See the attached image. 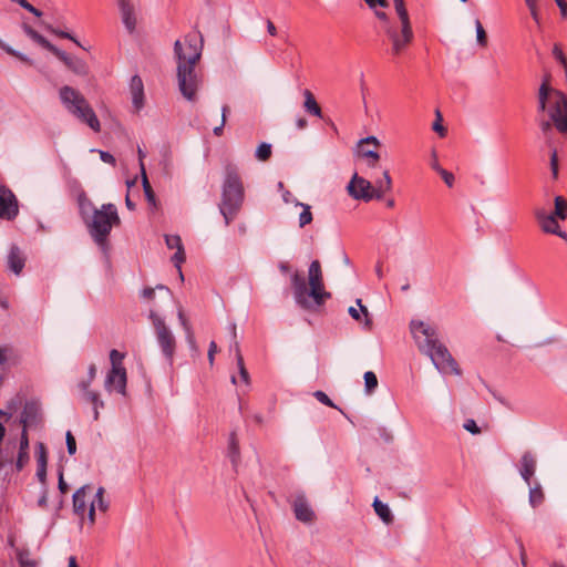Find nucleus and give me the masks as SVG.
<instances>
[{
  "instance_id": "obj_6",
  "label": "nucleus",
  "mask_w": 567,
  "mask_h": 567,
  "mask_svg": "<svg viewBox=\"0 0 567 567\" xmlns=\"http://www.w3.org/2000/svg\"><path fill=\"white\" fill-rule=\"evenodd\" d=\"M89 234L94 243L103 250L109 248V236L113 226L121 224L116 206L107 203L103 204L101 208H94L93 215L90 220H85Z\"/></svg>"
},
{
  "instance_id": "obj_5",
  "label": "nucleus",
  "mask_w": 567,
  "mask_h": 567,
  "mask_svg": "<svg viewBox=\"0 0 567 567\" xmlns=\"http://www.w3.org/2000/svg\"><path fill=\"white\" fill-rule=\"evenodd\" d=\"M245 200V187L238 168L228 164L221 186V198L218 204L225 225L228 226L239 214Z\"/></svg>"
},
{
  "instance_id": "obj_63",
  "label": "nucleus",
  "mask_w": 567,
  "mask_h": 567,
  "mask_svg": "<svg viewBox=\"0 0 567 567\" xmlns=\"http://www.w3.org/2000/svg\"><path fill=\"white\" fill-rule=\"evenodd\" d=\"M282 200L286 204L293 203L296 205L297 199L292 196V194L289 190H284L282 192Z\"/></svg>"
},
{
  "instance_id": "obj_49",
  "label": "nucleus",
  "mask_w": 567,
  "mask_h": 567,
  "mask_svg": "<svg viewBox=\"0 0 567 567\" xmlns=\"http://www.w3.org/2000/svg\"><path fill=\"white\" fill-rule=\"evenodd\" d=\"M65 441H66L68 453L70 455L75 454V452H76V441H75V437L73 436V434L70 431L66 432Z\"/></svg>"
},
{
  "instance_id": "obj_11",
  "label": "nucleus",
  "mask_w": 567,
  "mask_h": 567,
  "mask_svg": "<svg viewBox=\"0 0 567 567\" xmlns=\"http://www.w3.org/2000/svg\"><path fill=\"white\" fill-rule=\"evenodd\" d=\"M349 195L358 200H372L373 185L368 179L359 176L357 173L352 176L347 186Z\"/></svg>"
},
{
  "instance_id": "obj_51",
  "label": "nucleus",
  "mask_w": 567,
  "mask_h": 567,
  "mask_svg": "<svg viewBox=\"0 0 567 567\" xmlns=\"http://www.w3.org/2000/svg\"><path fill=\"white\" fill-rule=\"evenodd\" d=\"M439 174H440V176L442 177V179L444 181V183L449 187L453 186L455 178H454V175L451 172H449V171H446L444 168H440Z\"/></svg>"
},
{
  "instance_id": "obj_8",
  "label": "nucleus",
  "mask_w": 567,
  "mask_h": 567,
  "mask_svg": "<svg viewBox=\"0 0 567 567\" xmlns=\"http://www.w3.org/2000/svg\"><path fill=\"white\" fill-rule=\"evenodd\" d=\"M22 29L24 33L33 40L35 43L41 45L43 49L50 51L52 54H54L60 61H62L65 66L74 72L78 75H85L87 74L89 68L84 60L68 54L66 52L60 50L55 45H53L51 42H49L42 34H40L38 31H35L32 27L24 23L22 25Z\"/></svg>"
},
{
  "instance_id": "obj_62",
  "label": "nucleus",
  "mask_w": 567,
  "mask_h": 567,
  "mask_svg": "<svg viewBox=\"0 0 567 567\" xmlns=\"http://www.w3.org/2000/svg\"><path fill=\"white\" fill-rule=\"evenodd\" d=\"M38 506L41 508H45L48 506V492L43 489L42 495L38 499Z\"/></svg>"
},
{
  "instance_id": "obj_27",
  "label": "nucleus",
  "mask_w": 567,
  "mask_h": 567,
  "mask_svg": "<svg viewBox=\"0 0 567 567\" xmlns=\"http://www.w3.org/2000/svg\"><path fill=\"white\" fill-rule=\"evenodd\" d=\"M85 403L92 405L93 409V420L97 421L100 419V409H104L105 403L101 399V395L97 391L87 392L86 396L82 399Z\"/></svg>"
},
{
  "instance_id": "obj_25",
  "label": "nucleus",
  "mask_w": 567,
  "mask_h": 567,
  "mask_svg": "<svg viewBox=\"0 0 567 567\" xmlns=\"http://www.w3.org/2000/svg\"><path fill=\"white\" fill-rule=\"evenodd\" d=\"M231 329H233V338H234V351H235V357H236L240 379L246 384H248L249 383V373H248L247 369L245 368L244 358L240 352L239 343L236 341V326L233 324Z\"/></svg>"
},
{
  "instance_id": "obj_52",
  "label": "nucleus",
  "mask_w": 567,
  "mask_h": 567,
  "mask_svg": "<svg viewBox=\"0 0 567 567\" xmlns=\"http://www.w3.org/2000/svg\"><path fill=\"white\" fill-rule=\"evenodd\" d=\"M553 55L561 65L567 64V58L558 44L554 45Z\"/></svg>"
},
{
  "instance_id": "obj_48",
  "label": "nucleus",
  "mask_w": 567,
  "mask_h": 567,
  "mask_svg": "<svg viewBox=\"0 0 567 567\" xmlns=\"http://www.w3.org/2000/svg\"><path fill=\"white\" fill-rule=\"evenodd\" d=\"M315 398L322 404L337 409V405L331 401V399L323 391H316L313 393Z\"/></svg>"
},
{
  "instance_id": "obj_44",
  "label": "nucleus",
  "mask_w": 567,
  "mask_h": 567,
  "mask_svg": "<svg viewBox=\"0 0 567 567\" xmlns=\"http://www.w3.org/2000/svg\"><path fill=\"white\" fill-rule=\"evenodd\" d=\"M124 353L117 351L116 349L111 350L110 360L112 368L111 369H125L123 367Z\"/></svg>"
},
{
  "instance_id": "obj_60",
  "label": "nucleus",
  "mask_w": 567,
  "mask_h": 567,
  "mask_svg": "<svg viewBox=\"0 0 567 567\" xmlns=\"http://www.w3.org/2000/svg\"><path fill=\"white\" fill-rule=\"evenodd\" d=\"M59 489L62 494H65L69 489V486L68 484L65 483L64 478H63V472L60 471L59 473Z\"/></svg>"
},
{
  "instance_id": "obj_23",
  "label": "nucleus",
  "mask_w": 567,
  "mask_h": 567,
  "mask_svg": "<svg viewBox=\"0 0 567 567\" xmlns=\"http://www.w3.org/2000/svg\"><path fill=\"white\" fill-rule=\"evenodd\" d=\"M536 471V458L530 452H525L520 458V475L530 485V480Z\"/></svg>"
},
{
  "instance_id": "obj_36",
  "label": "nucleus",
  "mask_w": 567,
  "mask_h": 567,
  "mask_svg": "<svg viewBox=\"0 0 567 567\" xmlns=\"http://www.w3.org/2000/svg\"><path fill=\"white\" fill-rule=\"evenodd\" d=\"M9 361H13L14 363L18 361L14 349L10 346H0V367Z\"/></svg>"
},
{
  "instance_id": "obj_28",
  "label": "nucleus",
  "mask_w": 567,
  "mask_h": 567,
  "mask_svg": "<svg viewBox=\"0 0 567 567\" xmlns=\"http://www.w3.org/2000/svg\"><path fill=\"white\" fill-rule=\"evenodd\" d=\"M537 28H542L540 10L547 0H524Z\"/></svg>"
},
{
  "instance_id": "obj_3",
  "label": "nucleus",
  "mask_w": 567,
  "mask_h": 567,
  "mask_svg": "<svg viewBox=\"0 0 567 567\" xmlns=\"http://www.w3.org/2000/svg\"><path fill=\"white\" fill-rule=\"evenodd\" d=\"M546 111H548L549 120L544 117L538 120L542 132L547 135L551 132V125L554 124L560 133H566L567 97L563 92L549 85L548 76L545 78L538 90V113L544 114Z\"/></svg>"
},
{
  "instance_id": "obj_43",
  "label": "nucleus",
  "mask_w": 567,
  "mask_h": 567,
  "mask_svg": "<svg viewBox=\"0 0 567 567\" xmlns=\"http://www.w3.org/2000/svg\"><path fill=\"white\" fill-rule=\"evenodd\" d=\"M359 148L361 156L369 159V166L375 167L378 161L380 159L379 153L373 150H365L363 146H359Z\"/></svg>"
},
{
  "instance_id": "obj_22",
  "label": "nucleus",
  "mask_w": 567,
  "mask_h": 567,
  "mask_svg": "<svg viewBox=\"0 0 567 567\" xmlns=\"http://www.w3.org/2000/svg\"><path fill=\"white\" fill-rule=\"evenodd\" d=\"M91 489V485H84L73 494V509L74 513L81 517H83L87 511L86 498Z\"/></svg>"
},
{
  "instance_id": "obj_47",
  "label": "nucleus",
  "mask_w": 567,
  "mask_h": 567,
  "mask_svg": "<svg viewBox=\"0 0 567 567\" xmlns=\"http://www.w3.org/2000/svg\"><path fill=\"white\" fill-rule=\"evenodd\" d=\"M178 319L181 321V324L183 326V328L185 329L186 333H187V339L190 343H194V336H193V332H192V328L183 312V310H179L178 311Z\"/></svg>"
},
{
  "instance_id": "obj_57",
  "label": "nucleus",
  "mask_w": 567,
  "mask_h": 567,
  "mask_svg": "<svg viewBox=\"0 0 567 567\" xmlns=\"http://www.w3.org/2000/svg\"><path fill=\"white\" fill-rule=\"evenodd\" d=\"M99 154L102 162L111 164L113 166L115 165V157L111 153L105 151H99Z\"/></svg>"
},
{
  "instance_id": "obj_35",
  "label": "nucleus",
  "mask_w": 567,
  "mask_h": 567,
  "mask_svg": "<svg viewBox=\"0 0 567 567\" xmlns=\"http://www.w3.org/2000/svg\"><path fill=\"white\" fill-rule=\"evenodd\" d=\"M554 203L555 209L553 215L557 216L561 220H565L567 218V199L563 196H556Z\"/></svg>"
},
{
  "instance_id": "obj_15",
  "label": "nucleus",
  "mask_w": 567,
  "mask_h": 567,
  "mask_svg": "<svg viewBox=\"0 0 567 567\" xmlns=\"http://www.w3.org/2000/svg\"><path fill=\"white\" fill-rule=\"evenodd\" d=\"M20 422L24 427L38 426L41 423V408L39 403L34 401L27 402Z\"/></svg>"
},
{
  "instance_id": "obj_29",
  "label": "nucleus",
  "mask_w": 567,
  "mask_h": 567,
  "mask_svg": "<svg viewBox=\"0 0 567 567\" xmlns=\"http://www.w3.org/2000/svg\"><path fill=\"white\" fill-rule=\"evenodd\" d=\"M16 445L7 443L6 446L0 445V472L4 471L7 466H11L13 464V453Z\"/></svg>"
},
{
  "instance_id": "obj_21",
  "label": "nucleus",
  "mask_w": 567,
  "mask_h": 567,
  "mask_svg": "<svg viewBox=\"0 0 567 567\" xmlns=\"http://www.w3.org/2000/svg\"><path fill=\"white\" fill-rule=\"evenodd\" d=\"M120 11L122 14V21L130 33L135 30L136 18L134 13V6L130 0H117Z\"/></svg>"
},
{
  "instance_id": "obj_12",
  "label": "nucleus",
  "mask_w": 567,
  "mask_h": 567,
  "mask_svg": "<svg viewBox=\"0 0 567 567\" xmlns=\"http://www.w3.org/2000/svg\"><path fill=\"white\" fill-rule=\"evenodd\" d=\"M19 214L16 195L7 187L0 186V219L13 220Z\"/></svg>"
},
{
  "instance_id": "obj_41",
  "label": "nucleus",
  "mask_w": 567,
  "mask_h": 567,
  "mask_svg": "<svg viewBox=\"0 0 567 567\" xmlns=\"http://www.w3.org/2000/svg\"><path fill=\"white\" fill-rule=\"evenodd\" d=\"M271 145L268 143H261L256 150V158L266 162L271 156Z\"/></svg>"
},
{
  "instance_id": "obj_59",
  "label": "nucleus",
  "mask_w": 567,
  "mask_h": 567,
  "mask_svg": "<svg viewBox=\"0 0 567 567\" xmlns=\"http://www.w3.org/2000/svg\"><path fill=\"white\" fill-rule=\"evenodd\" d=\"M365 144H374L375 146H380V142L375 136H368L359 142V146H363Z\"/></svg>"
},
{
  "instance_id": "obj_9",
  "label": "nucleus",
  "mask_w": 567,
  "mask_h": 567,
  "mask_svg": "<svg viewBox=\"0 0 567 567\" xmlns=\"http://www.w3.org/2000/svg\"><path fill=\"white\" fill-rule=\"evenodd\" d=\"M393 2L398 17L401 21V33H399L396 29L390 27L386 29V34L392 42V53L394 55H399L412 41L413 31L404 0H393Z\"/></svg>"
},
{
  "instance_id": "obj_4",
  "label": "nucleus",
  "mask_w": 567,
  "mask_h": 567,
  "mask_svg": "<svg viewBox=\"0 0 567 567\" xmlns=\"http://www.w3.org/2000/svg\"><path fill=\"white\" fill-rule=\"evenodd\" d=\"M308 280L309 290L301 272L295 271L291 275V287L298 306L303 309H310L311 302L309 301V297L313 299L317 306L323 305L327 299L331 298V293L324 290L321 264L319 260H312L309 265Z\"/></svg>"
},
{
  "instance_id": "obj_19",
  "label": "nucleus",
  "mask_w": 567,
  "mask_h": 567,
  "mask_svg": "<svg viewBox=\"0 0 567 567\" xmlns=\"http://www.w3.org/2000/svg\"><path fill=\"white\" fill-rule=\"evenodd\" d=\"M535 217L544 233L553 235L558 233L560 226L557 221V219H559L557 216L547 214L544 209H537L535 212Z\"/></svg>"
},
{
  "instance_id": "obj_34",
  "label": "nucleus",
  "mask_w": 567,
  "mask_h": 567,
  "mask_svg": "<svg viewBox=\"0 0 567 567\" xmlns=\"http://www.w3.org/2000/svg\"><path fill=\"white\" fill-rule=\"evenodd\" d=\"M296 206L302 208V212L299 215V227L303 228L305 226L309 225L313 219L311 207L310 205L301 203L299 200H296Z\"/></svg>"
},
{
  "instance_id": "obj_58",
  "label": "nucleus",
  "mask_w": 567,
  "mask_h": 567,
  "mask_svg": "<svg viewBox=\"0 0 567 567\" xmlns=\"http://www.w3.org/2000/svg\"><path fill=\"white\" fill-rule=\"evenodd\" d=\"M217 352V344L215 341H212L209 343V349H208V360H209V363L213 364L214 363V359H215V353Z\"/></svg>"
},
{
  "instance_id": "obj_37",
  "label": "nucleus",
  "mask_w": 567,
  "mask_h": 567,
  "mask_svg": "<svg viewBox=\"0 0 567 567\" xmlns=\"http://www.w3.org/2000/svg\"><path fill=\"white\" fill-rule=\"evenodd\" d=\"M544 502V493L542 486L536 484V486L530 487L529 489V503L533 507H537Z\"/></svg>"
},
{
  "instance_id": "obj_50",
  "label": "nucleus",
  "mask_w": 567,
  "mask_h": 567,
  "mask_svg": "<svg viewBox=\"0 0 567 567\" xmlns=\"http://www.w3.org/2000/svg\"><path fill=\"white\" fill-rule=\"evenodd\" d=\"M442 116L439 111H436V121L433 123L432 128L434 132L439 133L440 136H445L446 128L442 125Z\"/></svg>"
},
{
  "instance_id": "obj_61",
  "label": "nucleus",
  "mask_w": 567,
  "mask_h": 567,
  "mask_svg": "<svg viewBox=\"0 0 567 567\" xmlns=\"http://www.w3.org/2000/svg\"><path fill=\"white\" fill-rule=\"evenodd\" d=\"M37 477L38 480L44 484L47 480V467H39L37 468Z\"/></svg>"
},
{
  "instance_id": "obj_24",
  "label": "nucleus",
  "mask_w": 567,
  "mask_h": 567,
  "mask_svg": "<svg viewBox=\"0 0 567 567\" xmlns=\"http://www.w3.org/2000/svg\"><path fill=\"white\" fill-rule=\"evenodd\" d=\"M392 188V179L389 171L383 172V178L375 182L373 186L372 199H381L385 193Z\"/></svg>"
},
{
  "instance_id": "obj_33",
  "label": "nucleus",
  "mask_w": 567,
  "mask_h": 567,
  "mask_svg": "<svg viewBox=\"0 0 567 567\" xmlns=\"http://www.w3.org/2000/svg\"><path fill=\"white\" fill-rule=\"evenodd\" d=\"M141 175H142L143 190H144L146 200L148 202L150 205L155 207L156 206V196H155V193L148 182L146 171H145V165H142V174Z\"/></svg>"
},
{
  "instance_id": "obj_18",
  "label": "nucleus",
  "mask_w": 567,
  "mask_h": 567,
  "mask_svg": "<svg viewBox=\"0 0 567 567\" xmlns=\"http://www.w3.org/2000/svg\"><path fill=\"white\" fill-rule=\"evenodd\" d=\"M24 265L25 257L23 252L18 246L12 245L7 256L8 269L12 271L14 275H20L24 268Z\"/></svg>"
},
{
  "instance_id": "obj_45",
  "label": "nucleus",
  "mask_w": 567,
  "mask_h": 567,
  "mask_svg": "<svg viewBox=\"0 0 567 567\" xmlns=\"http://www.w3.org/2000/svg\"><path fill=\"white\" fill-rule=\"evenodd\" d=\"M29 458H30L29 450H19L18 451V456H17V460H16V463H14L16 471L17 472L22 471L23 467L28 464Z\"/></svg>"
},
{
  "instance_id": "obj_64",
  "label": "nucleus",
  "mask_w": 567,
  "mask_h": 567,
  "mask_svg": "<svg viewBox=\"0 0 567 567\" xmlns=\"http://www.w3.org/2000/svg\"><path fill=\"white\" fill-rule=\"evenodd\" d=\"M154 295H155V290L151 287L144 288L142 291V296L145 299H153Z\"/></svg>"
},
{
  "instance_id": "obj_53",
  "label": "nucleus",
  "mask_w": 567,
  "mask_h": 567,
  "mask_svg": "<svg viewBox=\"0 0 567 567\" xmlns=\"http://www.w3.org/2000/svg\"><path fill=\"white\" fill-rule=\"evenodd\" d=\"M463 427L472 434L481 433V429L477 426L476 422L472 419L466 420Z\"/></svg>"
},
{
  "instance_id": "obj_31",
  "label": "nucleus",
  "mask_w": 567,
  "mask_h": 567,
  "mask_svg": "<svg viewBox=\"0 0 567 567\" xmlns=\"http://www.w3.org/2000/svg\"><path fill=\"white\" fill-rule=\"evenodd\" d=\"M303 96H305V103H303L305 110L315 116L321 117V115H322L321 107L317 103L313 94L309 90H305Z\"/></svg>"
},
{
  "instance_id": "obj_20",
  "label": "nucleus",
  "mask_w": 567,
  "mask_h": 567,
  "mask_svg": "<svg viewBox=\"0 0 567 567\" xmlns=\"http://www.w3.org/2000/svg\"><path fill=\"white\" fill-rule=\"evenodd\" d=\"M132 103L136 112L144 106V84L140 75H133L130 82Z\"/></svg>"
},
{
  "instance_id": "obj_14",
  "label": "nucleus",
  "mask_w": 567,
  "mask_h": 567,
  "mask_svg": "<svg viewBox=\"0 0 567 567\" xmlns=\"http://www.w3.org/2000/svg\"><path fill=\"white\" fill-rule=\"evenodd\" d=\"M126 370L125 369H111L105 379V389L111 392L115 390L117 393L126 394Z\"/></svg>"
},
{
  "instance_id": "obj_55",
  "label": "nucleus",
  "mask_w": 567,
  "mask_h": 567,
  "mask_svg": "<svg viewBox=\"0 0 567 567\" xmlns=\"http://www.w3.org/2000/svg\"><path fill=\"white\" fill-rule=\"evenodd\" d=\"M550 169H551L554 178H557V176H558V157H557L556 150H554L550 155Z\"/></svg>"
},
{
  "instance_id": "obj_32",
  "label": "nucleus",
  "mask_w": 567,
  "mask_h": 567,
  "mask_svg": "<svg viewBox=\"0 0 567 567\" xmlns=\"http://www.w3.org/2000/svg\"><path fill=\"white\" fill-rule=\"evenodd\" d=\"M357 305L360 307V311L358 309H355L354 307H350L348 312L349 315L351 316V318H353L355 321H361V313L364 315V324L367 327H370L372 324V321L369 317V312H368V309L365 306L362 305V300L361 299H357Z\"/></svg>"
},
{
  "instance_id": "obj_42",
  "label": "nucleus",
  "mask_w": 567,
  "mask_h": 567,
  "mask_svg": "<svg viewBox=\"0 0 567 567\" xmlns=\"http://www.w3.org/2000/svg\"><path fill=\"white\" fill-rule=\"evenodd\" d=\"M43 25H44V28H45L49 32L53 33L54 35L60 37V38H62V39H69V40H71V41H73L76 45H79V47L83 48V47H82V44H81V43H80V42H79V41H78V40H76V39H75L71 33H69V32H66V31H63V30H60V29H55V28H53V27H52V25H50V24H44V23H43Z\"/></svg>"
},
{
  "instance_id": "obj_1",
  "label": "nucleus",
  "mask_w": 567,
  "mask_h": 567,
  "mask_svg": "<svg viewBox=\"0 0 567 567\" xmlns=\"http://www.w3.org/2000/svg\"><path fill=\"white\" fill-rule=\"evenodd\" d=\"M177 62V82L182 95L190 102L197 100V91L203 84L202 73L196 69L202 56V44L193 37H185L184 42L177 40L174 44Z\"/></svg>"
},
{
  "instance_id": "obj_30",
  "label": "nucleus",
  "mask_w": 567,
  "mask_h": 567,
  "mask_svg": "<svg viewBox=\"0 0 567 567\" xmlns=\"http://www.w3.org/2000/svg\"><path fill=\"white\" fill-rule=\"evenodd\" d=\"M373 508L377 515L385 523L391 524L393 522V515L389 508V506L381 502L378 497L373 501Z\"/></svg>"
},
{
  "instance_id": "obj_54",
  "label": "nucleus",
  "mask_w": 567,
  "mask_h": 567,
  "mask_svg": "<svg viewBox=\"0 0 567 567\" xmlns=\"http://www.w3.org/2000/svg\"><path fill=\"white\" fill-rule=\"evenodd\" d=\"M19 450H29L28 427L22 426Z\"/></svg>"
},
{
  "instance_id": "obj_7",
  "label": "nucleus",
  "mask_w": 567,
  "mask_h": 567,
  "mask_svg": "<svg viewBox=\"0 0 567 567\" xmlns=\"http://www.w3.org/2000/svg\"><path fill=\"white\" fill-rule=\"evenodd\" d=\"M60 99L72 115L85 123L94 132L101 131V124L95 112L78 90L64 85L60 89Z\"/></svg>"
},
{
  "instance_id": "obj_39",
  "label": "nucleus",
  "mask_w": 567,
  "mask_h": 567,
  "mask_svg": "<svg viewBox=\"0 0 567 567\" xmlns=\"http://www.w3.org/2000/svg\"><path fill=\"white\" fill-rule=\"evenodd\" d=\"M365 392L371 394L378 386V378L374 372L367 371L363 375Z\"/></svg>"
},
{
  "instance_id": "obj_2",
  "label": "nucleus",
  "mask_w": 567,
  "mask_h": 567,
  "mask_svg": "<svg viewBox=\"0 0 567 567\" xmlns=\"http://www.w3.org/2000/svg\"><path fill=\"white\" fill-rule=\"evenodd\" d=\"M411 332L419 349L430 357L435 368L443 374L461 375L462 370L449 349L439 339L436 328L424 321L413 320Z\"/></svg>"
},
{
  "instance_id": "obj_17",
  "label": "nucleus",
  "mask_w": 567,
  "mask_h": 567,
  "mask_svg": "<svg viewBox=\"0 0 567 567\" xmlns=\"http://www.w3.org/2000/svg\"><path fill=\"white\" fill-rule=\"evenodd\" d=\"M293 513L298 520L310 524L315 520L316 514L303 496H298L293 502Z\"/></svg>"
},
{
  "instance_id": "obj_13",
  "label": "nucleus",
  "mask_w": 567,
  "mask_h": 567,
  "mask_svg": "<svg viewBox=\"0 0 567 567\" xmlns=\"http://www.w3.org/2000/svg\"><path fill=\"white\" fill-rule=\"evenodd\" d=\"M166 246L169 249H176V252L172 256V262L177 268L181 280H184V276L182 272V264L185 261V250L182 244V239L178 235H166L165 236Z\"/></svg>"
},
{
  "instance_id": "obj_46",
  "label": "nucleus",
  "mask_w": 567,
  "mask_h": 567,
  "mask_svg": "<svg viewBox=\"0 0 567 567\" xmlns=\"http://www.w3.org/2000/svg\"><path fill=\"white\" fill-rule=\"evenodd\" d=\"M475 29H476L477 43L483 48L486 47L487 45V35H486V32L478 19L475 20Z\"/></svg>"
},
{
  "instance_id": "obj_40",
  "label": "nucleus",
  "mask_w": 567,
  "mask_h": 567,
  "mask_svg": "<svg viewBox=\"0 0 567 567\" xmlns=\"http://www.w3.org/2000/svg\"><path fill=\"white\" fill-rule=\"evenodd\" d=\"M17 558L21 567H35V561L30 557V553L25 549L17 551Z\"/></svg>"
},
{
  "instance_id": "obj_16",
  "label": "nucleus",
  "mask_w": 567,
  "mask_h": 567,
  "mask_svg": "<svg viewBox=\"0 0 567 567\" xmlns=\"http://www.w3.org/2000/svg\"><path fill=\"white\" fill-rule=\"evenodd\" d=\"M110 507V502L105 498V488L100 486L94 495V498L90 503L87 511V518L90 524L95 523V511L99 509L102 513H106Z\"/></svg>"
},
{
  "instance_id": "obj_10",
  "label": "nucleus",
  "mask_w": 567,
  "mask_h": 567,
  "mask_svg": "<svg viewBox=\"0 0 567 567\" xmlns=\"http://www.w3.org/2000/svg\"><path fill=\"white\" fill-rule=\"evenodd\" d=\"M150 319L152 320L158 346L165 359L172 365L176 350L175 337L169 328L165 324L164 320L157 316L155 311L151 310Z\"/></svg>"
},
{
  "instance_id": "obj_38",
  "label": "nucleus",
  "mask_w": 567,
  "mask_h": 567,
  "mask_svg": "<svg viewBox=\"0 0 567 567\" xmlns=\"http://www.w3.org/2000/svg\"><path fill=\"white\" fill-rule=\"evenodd\" d=\"M37 451H35V454H37V464L39 467H47L48 465V451H47V446L44 443L42 442H38L37 444Z\"/></svg>"
},
{
  "instance_id": "obj_26",
  "label": "nucleus",
  "mask_w": 567,
  "mask_h": 567,
  "mask_svg": "<svg viewBox=\"0 0 567 567\" xmlns=\"http://www.w3.org/2000/svg\"><path fill=\"white\" fill-rule=\"evenodd\" d=\"M228 457L231 462L233 467L236 470L238 464L240 463V450L236 432H231L229 434Z\"/></svg>"
},
{
  "instance_id": "obj_56",
  "label": "nucleus",
  "mask_w": 567,
  "mask_h": 567,
  "mask_svg": "<svg viewBox=\"0 0 567 567\" xmlns=\"http://www.w3.org/2000/svg\"><path fill=\"white\" fill-rule=\"evenodd\" d=\"M92 381H90L89 379L87 380H82L78 383V388L81 390L82 392V399L84 396H86V393L87 392H93L94 390H91L90 389V385H91Z\"/></svg>"
}]
</instances>
